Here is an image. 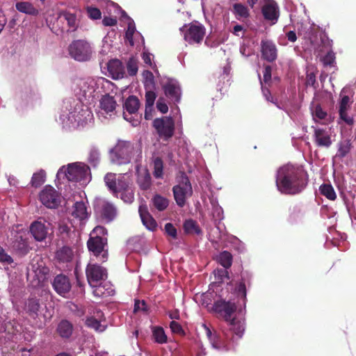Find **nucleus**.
I'll return each mask as SVG.
<instances>
[{"mask_svg":"<svg viewBox=\"0 0 356 356\" xmlns=\"http://www.w3.org/2000/svg\"><path fill=\"white\" fill-rule=\"evenodd\" d=\"M309 177L302 167L287 164L278 168L275 176V185L282 194L294 195L300 194L307 187Z\"/></svg>","mask_w":356,"mask_h":356,"instance_id":"1","label":"nucleus"},{"mask_svg":"<svg viewBox=\"0 0 356 356\" xmlns=\"http://www.w3.org/2000/svg\"><path fill=\"white\" fill-rule=\"evenodd\" d=\"M106 228L102 226H97L90 234L87 241V248L97 258H99L102 263L106 262L108 259V250L105 249L107 244L106 237L99 236V234H104Z\"/></svg>","mask_w":356,"mask_h":356,"instance_id":"2","label":"nucleus"},{"mask_svg":"<svg viewBox=\"0 0 356 356\" xmlns=\"http://www.w3.org/2000/svg\"><path fill=\"white\" fill-rule=\"evenodd\" d=\"M134 150L130 141L120 140L110 151L111 161L117 165H125L130 162Z\"/></svg>","mask_w":356,"mask_h":356,"instance_id":"3","label":"nucleus"},{"mask_svg":"<svg viewBox=\"0 0 356 356\" xmlns=\"http://www.w3.org/2000/svg\"><path fill=\"white\" fill-rule=\"evenodd\" d=\"M177 182L172 191L177 205L181 207L186 204L187 197L193 195V188L188 177L184 172H181Z\"/></svg>","mask_w":356,"mask_h":356,"instance_id":"4","label":"nucleus"},{"mask_svg":"<svg viewBox=\"0 0 356 356\" xmlns=\"http://www.w3.org/2000/svg\"><path fill=\"white\" fill-rule=\"evenodd\" d=\"M90 172V168L83 163H72V164L68 165L67 168L62 167L58 171V177L64 176L69 181H81V180L86 179L88 172Z\"/></svg>","mask_w":356,"mask_h":356,"instance_id":"5","label":"nucleus"},{"mask_svg":"<svg viewBox=\"0 0 356 356\" xmlns=\"http://www.w3.org/2000/svg\"><path fill=\"white\" fill-rule=\"evenodd\" d=\"M180 31L184 33L185 40L191 44H200L205 37L206 29L204 25L198 21L191 22L181 27Z\"/></svg>","mask_w":356,"mask_h":356,"instance_id":"6","label":"nucleus"},{"mask_svg":"<svg viewBox=\"0 0 356 356\" xmlns=\"http://www.w3.org/2000/svg\"><path fill=\"white\" fill-rule=\"evenodd\" d=\"M153 128L160 138L168 141L175 134V123L172 117L157 118L153 122Z\"/></svg>","mask_w":356,"mask_h":356,"instance_id":"7","label":"nucleus"},{"mask_svg":"<svg viewBox=\"0 0 356 356\" xmlns=\"http://www.w3.org/2000/svg\"><path fill=\"white\" fill-rule=\"evenodd\" d=\"M68 49L71 56L79 61L88 60L92 57V47L86 40L73 41L69 46Z\"/></svg>","mask_w":356,"mask_h":356,"instance_id":"8","label":"nucleus"},{"mask_svg":"<svg viewBox=\"0 0 356 356\" xmlns=\"http://www.w3.org/2000/svg\"><path fill=\"white\" fill-rule=\"evenodd\" d=\"M86 280L92 287L96 286L99 282L107 278L106 268L97 264L89 263L86 269Z\"/></svg>","mask_w":356,"mask_h":356,"instance_id":"9","label":"nucleus"},{"mask_svg":"<svg viewBox=\"0 0 356 356\" xmlns=\"http://www.w3.org/2000/svg\"><path fill=\"white\" fill-rule=\"evenodd\" d=\"M40 200L49 209H56L60 204V195L50 185H47L40 193Z\"/></svg>","mask_w":356,"mask_h":356,"instance_id":"10","label":"nucleus"},{"mask_svg":"<svg viewBox=\"0 0 356 356\" xmlns=\"http://www.w3.org/2000/svg\"><path fill=\"white\" fill-rule=\"evenodd\" d=\"M237 309L236 303L231 301H225V299H219L214 302L213 311L223 317L227 323L232 318V316Z\"/></svg>","mask_w":356,"mask_h":356,"instance_id":"11","label":"nucleus"},{"mask_svg":"<svg viewBox=\"0 0 356 356\" xmlns=\"http://www.w3.org/2000/svg\"><path fill=\"white\" fill-rule=\"evenodd\" d=\"M261 14L267 21H271L273 24L277 22L280 15V8L276 1L266 0L261 6Z\"/></svg>","mask_w":356,"mask_h":356,"instance_id":"12","label":"nucleus"},{"mask_svg":"<svg viewBox=\"0 0 356 356\" xmlns=\"http://www.w3.org/2000/svg\"><path fill=\"white\" fill-rule=\"evenodd\" d=\"M228 327L232 336L229 338V331L223 330L224 335L227 340L234 341L238 340L242 338L243 332L245 330V323L243 320H238L235 318H232L230 321L228 322Z\"/></svg>","mask_w":356,"mask_h":356,"instance_id":"13","label":"nucleus"},{"mask_svg":"<svg viewBox=\"0 0 356 356\" xmlns=\"http://www.w3.org/2000/svg\"><path fill=\"white\" fill-rule=\"evenodd\" d=\"M163 90L165 95L172 102L178 103L181 98V89L176 81L169 80L163 85Z\"/></svg>","mask_w":356,"mask_h":356,"instance_id":"14","label":"nucleus"},{"mask_svg":"<svg viewBox=\"0 0 356 356\" xmlns=\"http://www.w3.org/2000/svg\"><path fill=\"white\" fill-rule=\"evenodd\" d=\"M52 286L59 296L65 297L66 293H69L72 288L71 282L67 277L64 274H59L55 276L52 282Z\"/></svg>","mask_w":356,"mask_h":356,"instance_id":"15","label":"nucleus"},{"mask_svg":"<svg viewBox=\"0 0 356 356\" xmlns=\"http://www.w3.org/2000/svg\"><path fill=\"white\" fill-rule=\"evenodd\" d=\"M49 222L46 225L45 222L34 221L32 222L30 230L32 236L37 241H43L46 238L49 231Z\"/></svg>","mask_w":356,"mask_h":356,"instance_id":"16","label":"nucleus"},{"mask_svg":"<svg viewBox=\"0 0 356 356\" xmlns=\"http://www.w3.org/2000/svg\"><path fill=\"white\" fill-rule=\"evenodd\" d=\"M139 216L144 226L148 230L153 232L156 230L158 226L157 222L149 212L147 205L142 204L139 206Z\"/></svg>","mask_w":356,"mask_h":356,"instance_id":"17","label":"nucleus"},{"mask_svg":"<svg viewBox=\"0 0 356 356\" xmlns=\"http://www.w3.org/2000/svg\"><path fill=\"white\" fill-rule=\"evenodd\" d=\"M107 67L113 79H121L124 78L125 75V70L120 60H110L108 63Z\"/></svg>","mask_w":356,"mask_h":356,"instance_id":"18","label":"nucleus"},{"mask_svg":"<svg viewBox=\"0 0 356 356\" xmlns=\"http://www.w3.org/2000/svg\"><path fill=\"white\" fill-rule=\"evenodd\" d=\"M261 56L264 59L270 61H274L277 58L276 44L272 41H261Z\"/></svg>","mask_w":356,"mask_h":356,"instance_id":"19","label":"nucleus"},{"mask_svg":"<svg viewBox=\"0 0 356 356\" xmlns=\"http://www.w3.org/2000/svg\"><path fill=\"white\" fill-rule=\"evenodd\" d=\"M315 143L318 147H328L332 145V139L327 131L323 129L315 128L314 131Z\"/></svg>","mask_w":356,"mask_h":356,"instance_id":"20","label":"nucleus"},{"mask_svg":"<svg viewBox=\"0 0 356 356\" xmlns=\"http://www.w3.org/2000/svg\"><path fill=\"white\" fill-rule=\"evenodd\" d=\"M250 285V276L248 273H242L241 279L238 282L236 287L235 292L238 297H241L245 302L247 298L246 286Z\"/></svg>","mask_w":356,"mask_h":356,"instance_id":"21","label":"nucleus"},{"mask_svg":"<svg viewBox=\"0 0 356 356\" xmlns=\"http://www.w3.org/2000/svg\"><path fill=\"white\" fill-rule=\"evenodd\" d=\"M56 332L62 339H68L73 334V324L63 319L58 325Z\"/></svg>","mask_w":356,"mask_h":356,"instance_id":"22","label":"nucleus"},{"mask_svg":"<svg viewBox=\"0 0 356 356\" xmlns=\"http://www.w3.org/2000/svg\"><path fill=\"white\" fill-rule=\"evenodd\" d=\"M117 215V210L113 204L106 202L102 206L101 216L107 222L113 220Z\"/></svg>","mask_w":356,"mask_h":356,"instance_id":"23","label":"nucleus"},{"mask_svg":"<svg viewBox=\"0 0 356 356\" xmlns=\"http://www.w3.org/2000/svg\"><path fill=\"white\" fill-rule=\"evenodd\" d=\"M72 216L79 220L87 219V207L83 201H77L72 206Z\"/></svg>","mask_w":356,"mask_h":356,"instance_id":"24","label":"nucleus"},{"mask_svg":"<svg viewBox=\"0 0 356 356\" xmlns=\"http://www.w3.org/2000/svg\"><path fill=\"white\" fill-rule=\"evenodd\" d=\"M40 308V300L37 298H29L25 302V310L31 317L38 316Z\"/></svg>","mask_w":356,"mask_h":356,"instance_id":"25","label":"nucleus"},{"mask_svg":"<svg viewBox=\"0 0 356 356\" xmlns=\"http://www.w3.org/2000/svg\"><path fill=\"white\" fill-rule=\"evenodd\" d=\"M73 250L68 246H63L58 249L56 253V257L59 262L69 263L73 259Z\"/></svg>","mask_w":356,"mask_h":356,"instance_id":"26","label":"nucleus"},{"mask_svg":"<svg viewBox=\"0 0 356 356\" xmlns=\"http://www.w3.org/2000/svg\"><path fill=\"white\" fill-rule=\"evenodd\" d=\"M59 18L63 19L67 22L68 32L75 31L79 26L76 16L74 14L70 13V12L67 11H63L59 14Z\"/></svg>","mask_w":356,"mask_h":356,"instance_id":"27","label":"nucleus"},{"mask_svg":"<svg viewBox=\"0 0 356 356\" xmlns=\"http://www.w3.org/2000/svg\"><path fill=\"white\" fill-rule=\"evenodd\" d=\"M137 183L139 188L142 190H148L152 186V177L148 170H145L143 172H140L138 175Z\"/></svg>","mask_w":356,"mask_h":356,"instance_id":"28","label":"nucleus"},{"mask_svg":"<svg viewBox=\"0 0 356 356\" xmlns=\"http://www.w3.org/2000/svg\"><path fill=\"white\" fill-rule=\"evenodd\" d=\"M101 108L104 110L106 113H110L116 108V101L114 97L106 95L102 97L100 101Z\"/></svg>","mask_w":356,"mask_h":356,"instance_id":"29","label":"nucleus"},{"mask_svg":"<svg viewBox=\"0 0 356 356\" xmlns=\"http://www.w3.org/2000/svg\"><path fill=\"white\" fill-rule=\"evenodd\" d=\"M140 108V100L136 96H129L124 102V108L129 114L135 113Z\"/></svg>","mask_w":356,"mask_h":356,"instance_id":"30","label":"nucleus"},{"mask_svg":"<svg viewBox=\"0 0 356 356\" xmlns=\"http://www.w3.org/2000/svg\"><path fill=\"white\" fill-rule=\"evenodd\" d=\"M233 13L238 20L248 19L250 11L247 6L243 3H234Z\"/></svg>","mask_w":356,"mask_h":356,"instance_id":"31","label":"nucleus"},{"mask_svg":"<svg viewBox=\"0 0 356 356\" xmlns=\"http://www.w3.org/2000/svg\"><path fill=\"white\" fill-rule=\"evenodd\" d=\"M184 232L188 234H202V230L197 222L192 219L184 221L183 225Z\"/></svg>","mask_w":356,"mask_h":356,"instance_id":"32","label":"nucleus"},{"mask_svg":"<svg viewBox=\"0 0 356 356\" xmlns=\"http://www.w3.org/2000/svg\"><path fill=\"white\" fill-rule=\"evenodd\" d=\"M219 264L225 269H229L233 264V255L228 250H223L217 257Z\"/></svg>","mask_w":356,"mask_h":356,"instance_id":"33","label":"nucleus"},{"mask_svg":"<svg viewBox=\"0 0 356 356\" xmlns=\"http://www.w3.org/2000/svg\"><path fill=\"white\" fill-rule=\"evenodd\" d=\"M352 147L351 140L350 139H343L339 142L338 144V148L337 151V157H339L341 159L346 156L347 154L350 152Z\"/></svg>","mask_w":356,"mask_h":356,"instance_id":"34","label":"nucleus"},{"mask_svg":"<svg viewBox=\"0 0 356 356\" xmlns=\"http://www.w3.org/2000/svg\"><path fill=\"white\" fill-rule=\"evenodd\" d=\"M16 8L17 10L22 13H24L27 15H37L38 10L35 8L31 3L29 1H20L16 3Z\"/></svg>","mask_w":356,"mask_h":356,"instance_id":"35","label":"nucleus"},{"mask_svg":"<svg viewBox=\"0 0 356 356\" xmlns=\"http://www.w3.org/2000/svg\"><path fill=\"white\" fill-rule=\"evenodd\" d=\"M153 176L157 179L163 177V161L160 156L153 158Z\"/></svg>","mask_w":356,"mask_h":356,"instance_id":"36","label":"nucleus"},{"mask_svg":"<svg viewBox=\"0 0 356 356\" xmlns=\"http://www.w3.org/2000/svg\"><path fill=\"white\" fill-rule=\"evenodd\" d=\"M345 90L343 89L340 93V101L339 102V110L338 112H343L348 111L349 108L351 107V104L353 101L351 97L349 96L344 95Z\"/></svg>","mask_w":356,"mask_h":356,"instance_id":"37","label":"nucleus"},{"mask_svg":"<svg viewBox=\"0 0 356 356\" xmlns=\"http://www.w3.org/2000/svg\"><path fill=\"white\" fill-rule=\"evenodd\" d=\"M152 336L154 340L159 344H163L168 341V336L165 334V331L161 327H152Z\"/></svg>","mask_w":356,"mask_h":356,"instance_id":"38","label":"nucleus"},{"mask_svg":"<svg viewBox=\"0 0 356 356\" xmlns=\"http://www.w3.org/2000/svg\"><path fill=\"white\" fill-rule=\"evenodd\" d=\"M319 191L323 195L325 196V197L330 200L337 199V196L335 191L330 184H323L320 186Z\"/></svg>","mask_w":356,"mask_h":356,"instance_id":"39","label":"nucleus"},{"mask_svg":"<svg viewBox=\"0 0 356 356\" xmlns=\"http://www.w3.org/2000/svg\"><path fill=\"white\" fill-rule=\"evenodd\" d=\"M153 205L159 211H163L167 209L169 201L163 195L156 194L152 198Z\"/></svg>","mask_w":356,"mask_h":356,"instance_id":"40","label":"nucleus"},{"mask_svg":"<svg viewBox=\"0 0 356 356\" xmlns=\"http://www.w3.org/2000/svg\"><path fill=\"white\" fill-rule=\"evenodd\" d=\"M14 248L20 254L24 255L30 250L29 245L26 238L22 236L17 238V241L14 244Z\"/></svg>","mask_w":356,"mask_h":356,"instance_id":"41","label":"nucleus"},{"mask_svg":"<svg viewBox=\"0 0 356 356\" xmlns=\"http://www.w3.org/2000/svg\"><path fill=\"white\" fill-rule=\"evenodd\" d=\"M90 164L93 167H97L101 161V154L97 147L92 146L90 151L88 159Z\"/></svg>","mask_w":356,"mask_h":356,"instance_id":"42","label":"nucleus"},{"mask_svg":"<svg viewBox=\"0 0 356 356\" xmlns=\"http://www.w3.org/2000/svg\"><path fill=\"white\" fill-rule=\"evenodd\" d=\"M86 325L98 332H102L106 329V325H102L99 320L92 316L86 318Z\"/></svg>","mask_w":356,"mask_h":356,"instance_id":"43","label":"nucleus"},{"mask_svg":"<svg viewBox=\"0 0 356 356\" xmlns=\"http://www.w3.org/2000/svg\"><path fill=\"white\" fill-rule=\"evenodd\" d=\"M45 172L40 170L39 172H35L31 177V184L33 187L38 188L45 181Z\"/></svg>","mask_w":356,"mask_h":356,"instance_id":"44","label":"nucleus"},{"mask_svg":"<svg viewBox=\"0 0 356 356\" xmlns=\"http://www.w3.org/2000/svg\"><path fill=\"white\" fill-rule=\"evenodd\" d=\"M116 174L113 172H108L104 177V181L106 186L109 188L111 191L116 195Z\"/></svg>","mask_w":356,"mask_h":356,"instance_id":"45","label":"nucleus"},{"mask_svg":"<svg viewBox=\"0 0 356 356\" xmlns=\"http://www.w3.org/2000/svg\"><path fill=\"white\" fill-rule=\"evenodd\" d=\"M130 181L125 176H120L116 180V195L123 191H127Z\"/></svg>","mask_w":356,"mask_h":356,"instance_id":"46","label":"nucleus"},{"mask_svg":"<svg viewBox=\"0 0 356 356\" xmlns=\"http://www.w3.org/2000/svg\"><path fill=\"white\" fill-rule=\"evenodd\" d=\"M127 70L129 76H135L138 71V62L134 57L129 58L127 63Z\"/></svg>","mask_w":356,"mask_h":356,"instance_id":"47","label":"nucleus"},{"mask_svg":"<svg viewBox=\"0 0 356 356\" xmlns=\"http://www.w3.org/2000/svg\"><path fill=\"white\" fill-rule=\"evenodd\" d=\"M143 312V313H148L149 308L147 302L145 300H135L134 306V312Z\"/></svg>","mask_w":356,"mask_h":356,"instance_id":"48","label":"nucleus"},{"mask_svg":"<svg viewBox=\"0 0 356 356\" xmlns=\"http://www.w3.org/2000/svg\"><path fill=\"white\" fill-rule=\"evenodd\" d=\"M305 85L312 86L314 90H317L319 85L316 81V74L314 72H308L307 74Z\"/></svg>","mask_w":356,"mask_h":356,"instance_id":"49","label":"nucleus"},{"mask_svg":"<svg viewBox=\"0 0 356 356\" xmlns=\"http://www.w3.org/2000/svg\"><path fill=\"white\" fill-rule=\"evenodd\" d=\"M214 276L218 282H222L224 281L225 277L229 280V271L225 268L216 269L214 270Z\"/></svg>","mask_w":356,"mask_h":356,"instance_id":"50","label":"nucleus"},{"mask_svg":"<svg viewBox=\"0 0 356 356\" xmlns=\"http://www.w3.org/2000/svg\"><path fill=\"white\" fill-rule=\"evenodd\" d=\"M165 233L168 236L173 239L177 238V229L172 224V222H167L164 227Z\"/></svg>","mask_w":356,"mask_h":356,"instance_id":"51","label":"nucleus"},{"mask_svg":"<svg viewBox=\"0 0 356 356\" xmlns=\"http://www.w3.org/2000/svg\"><path fill=\"white\" fill-rule=\"evenodd\" d=\"M86 12L89 17L92 19H99L102 17V11L97 8L88 6L86 8Z\"/></svg>","mask_w":356,"mask_h":356,"instance_id":"52","label":"nucleus"},{"mask_svg":"<svg viewBox=\"0 0 356 356\" xmlns=\"http://www.w3.org/2000/svg\"><path fill=\"white\" fill-rule=\"evenodd\" d=\"M156 93L152 90H147L145 92V106L148 107H154V104L156 98Z\"/></svg>","mask_w":356,"mask_h":356,"instance_id":"53","label":"nucleus"},{"mask_svg":"<svg viewBox=\"0 0 356 356\" xmlns=\"http://www.w3.org/2000/svg\"><path fill=\"white\" fill-rule=\"evenodd\" d=\"M335 58L334 53L330 50L321 58V60L325 66H332L335 63Z\"/></svg>","mask_w":356,"mask_h":356,"instance_id":"54","label":"nucleus"},{"mask_svg":"<svg viewBox=\"0 0 356 356\" xmlns=\"http://www.w3.org/2000/svg\"><path fill=\"white\" fill-rule=\"evenodd\" d=\"M71 232V228L64 222L58 225V233L64 239L70 237Z\"/></svg>","mask_w":356,"mask_h":356,"instance_id":"55","label":"nucleus"},{"mask_svg":"<svg viewBox=\"0 0 356 356\" xmlns=\"http://www.w3.org/2000/svg\"><path fill=\"white\" fill-rule=\"evenodd\" d=\"M156 108L159 111L162 113H167L168 111V106L165 101V99L160 97L156 102Z\"/></svg>","mask_w":356,"mask_h":356,"instance_id":"56","label":"nucleus"},{"mask_svg":"<svg viewBox=\"0 0 356 356\" xmlns=\"http://www.w3.org/2000/svg\"><path fill=\"white\" fill-rule=\"evenodd\" d=\"M170 327L171 329L172 332L174 334H177L180 335L185 334L184 330L181 327V324L176 321H172L170 323Z\"/></svg>","mask_w":356,"mask_h":356,"instance_id":"57","label":"nucleus"},{"mask_svg":"<svg viewBox=\"0 0 356 356\" xmlns=\"http://www.w3.org/2000/svg\"><path fill=\"white\" fill-rule=\"evenodd\" d=\"M121 199L125 202H131L134 200V193L130 187L127 191H123L121 194Z\"/></svg>","mask_w":356,"mask_h":356,"instance_id":"58","label":"nucleus"},{"mask_svg":"<svg viewBox=\"0 0 356 356\" xmlns=\"http://www.w3.org/2000/svg\"><path fill=\"white\" fill-rule=\"evenodd\" d=\"M348 111L339 113V118L342 120L346 124L353 126L355 124V120L353 117L349 116Z\"/></svg>","mask_w":356,"mask_h":356,"instance_id":"59","label":"nucleus"},{"mask_svg":"<svg viewBox=\"0 0 356 356\" xmlns=\"http://www.w3.org/2000/svg\"><path fill=\"white\" fill-rule=\"evenodd\" d=\"M13 261L11 256L8 254L5 250L0 247V262L10 264L13 263Z\"/></svg>","mask_w":356,"mask_h":356,"instance_id":"60","label":"nucleus"},{"mask_svg":"<svg viewBox=\"0 0 356 356\" xmlns=\"http://www.w3.org/2000/svg\"><path fill=\"white\" fill-rule=\"evenodd\" d=\"M210 342L211 345L216 348H220L225 345V343L221 340L220 337L216 332L213 333L212 339Z\"/></svg>","mask_w":356,"mask_h":356,"instance_id":"61","label":"nucleus"},{"mask_svg":"<svg viewBox=\"0 0 356 356\" xmlns=\"http://www.w3.org/2000/svg\"><path fill=\"white\" fill-rule=\"evenodd\" d=\"M263 79L266 83L272 79V67L270 65H266L264 70Z\"/></svg>","mask_w":356,"mask_h":356,"instance_id":"62","label":"nucleus"},{"mask_svg":"<svg viewBox=\"0 0 356 356\" xmlns=\"http://www.w3.org/2000/svg\"><path fill=\"white\" fill-rule=\"evenodd\" d=\"M143 63L152 68H154V63L152 61V54L149 52H143L142 54Z\"/></svg>","mask_w":356,"mask_h":356,"instance_id":"63","label":"nucleus"},{"mask_svg":"<svg viewBox=\"0 0 356 356\" xmlns=\"http://www.w3.org/2000/svg\"><path fill=\"white\" fill-rule=\"evenodd\" d=\"M102 23L106 26H113L117 24V20L112 17H104Z\"/></svg>","mask_w":356,"mask_h":356,"instance_id":"64","label":"nucleus"}]
</instances>
